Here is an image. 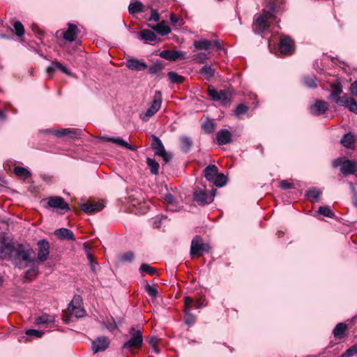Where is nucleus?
<instances>
[{"label":"nucleus","instance_id":"1","mask_svg":"<svg viewBox=\"0 0 357 357\" xmlns=\"http://www.w3.org/2000/svg\"><path fill=\"white\" fill-rule=\"evenodd\" d=\"M33 254V250L28 245L17 244L13 251L11 260L16 266L22 268L31 261V257Z\"/></svg>","mask_w":357,"mask_h":357},{"label":"nucleus","instance_id":"2","mask_svg":"<svg viewBox=\"0 0 357 357\" xmlns=\"http://www.w3.org/2000/svg\"><path fill=\"white\" fill-rule=\"evenodd\" d=\"M274 6L271 5L269 10H264L261 15L256 17L254 23V29L258 33L263 32L267 27L268 20L274 17Z\"/></svg>","mask_w":357,"mask_h":357},{"label":"nucleus","instance_id":"3","mask_svg":"<svg viewBox=\"0 0 357 357\" xmlns=\"http://www.w3.org/2000/svg\"><path fill=\"white\" fill-rule=\"evenodd\" d=\"M211 247L208 243L203 242L202 238L196 236L191 242L190 255L192 257H201L204 253L209 252Z\"/></svg>","mask_w":357,"mask_h":357},{"label":"nucleus","instance_id":"4","mask_svg":"<svg viewBox=\"0 0 357 357\" xmlns=\"http://www.w3.org/2000/svg\"><path fill=\"white\" fill-rule=\"evenodd\" d=\"M162 104L161 92L157 91L153 96L152 104L146 110V113L141 116L144 121H147L150 117L153 116L160 108Z\"/></svg>","mask_w":357,"mask_h":357},{"label":"nucleus","instance_id":"5","mask_svg":"<svg viewBox=\"0 0 357 357\" xmlns=\"http://www.w3.org/2000/svg\"><path fill=\"white\" fill-rule=\"evenodd\" d=\"M130 334L131 335L130 339L123 344V347L130 351L132 349L139 348L143 342L142 332L139 330L132 328L130 331Z\"/></svg>","mask_w":357,"mask_h":357},{"label":"nucleus","instance_id":"6","mask_svg":"<svg viewBox=\"0 0 357 357\" xmlns=\"http://www.w3.org/2000/svg\"><path fill=\"white\" fill-rule=\"evenodd\" d=\"M15 245L11 240L6 237H2L0 240V258L1 259H10Z\"/></svg>","mask_w":357,"mask_h":357},{"label":"nucleus","instance_id":"7","mask_svg":"<svg viewBox=\"0 0 357 357\" xmlns=\"http://www.w3.org/2000/svg\"><path fill=\"white\" fill-rule=\"evenodd\" d=\"M208 94L212 100L220 101L222 105H227L230 102L231 93L229 91L220 90L217 91L212 86H209Z\"/></svg>","mask_w":357,"mask_h":357},{"label":"nucleus","instance_id":"8","mask_svg":"<svg viewBox=\"0 0 357 357\" xmlns=\"http://www.w3.org/2000/svg\"><path fill=\"white\" fill-rule=\"evenodd\" d=\"M152 147L155 151V154L161 156L165 162H169L172 156L165 149L160 139L155 135H152Z\"/></svg>","mask_w":357,"mask_h":357},{"label":"nucleus","instance_id":"9","mask_svg":"<svg viewBox=\"0 0 357 357\" xmlns=\"http://www.w3.org/2000/svg\"><path fill=\"white\" fill-rule=\"evenodd\" d=\"M335 102L341 106L347 107L350 112L357 114V102L353 98L344 95L338 97Z\"/></svg>","mask_w":357,"mask_h":357},{"label":"nucleus","instance_id":"10","mask_svg":"<svg viewBox=\"0 0 357 357\" xmlns=\"http://www.w3.org/2000/svg\"><path fill=\"white\" fill-rule=\"evenodd\" d=\"M279 50L282 54H291L294 51L293 40L289 36L282 37L279 45Z\"/></svg>","mask_w":357,"mask_h":357},{"label":"nucleus","instance_id":"11","mask_svg":"<svg viewBox=\"0 0 357 357\" xmlns=\"http://www.w3.org/2000/svg\"><path fill=\"white\" fill-rule=\"evenodd\" d=\"M215 194L209 192L205 190H197L194 192V199L203 204L211 203L213 200Z\"/></svg>","mask_w":357,"mask_h":357},{"label":"nucleus","instance_id":"12","mask_svg":"<svg viewBox=\"0 0 357 357\" xmlns=\"http://www.w3.org/2000/svg\"><path fill=\"white\" fill-rule=\"evenodd\" d=\"M194 47L197 50H208L210 48H211L212 47H216L217 49H218V50L221 49V45L218 40H208L206 39H201L199 40H195L194 42Z\"/></svg>","mask_w":357,"mask_h":357},{"label":"nucleus","instance_id":"13","mask_svg":"<svg viewBox=\"0 0 357 357\" xmlns=\"http://www.w3.org/2000/svg\"><path fill=\"white\" fill-rule=\"evenodd\" d=\"M159 55L166 60L172 61H175L178 59H185L186 58L185 52L169 50L162 51Z\"/></svg>","mask_w":357,"mask_h":357},{"label":"nucleus","instance_id":"14","mask_svg":"<svg viewBox=\"0 0 357 357\" xmlns=\"http://www.w3.org/2000/svg\"><path fill=\"white\" fill-rule=\"evenodd\" d=\"M38 259L40 261H45L47 260L50 253L49 243L45 240H40L38 241Z\"/></svg>","mask_w":357,"mask_h":357},{"label":"nucleus","instance_id":"15","mask_svg":"<svg viewBox=\"0 0 357 357\" xmlns=\"http://www.w3.org/2000/svg\"><path fill=\"white\" fill-rule=\"evenodd\" d=\"M126 66L131 70L142 71L147 68V65L142 61L130 58L126 60Z\"/></svg>","mask_w":357,"mask_h":357},{"label":"nucleus","instance_id":"16","mask_svg":"<svg viewBox=\"0 0 357 357\" xmlns=\"http://www.w3.org/2000/svg\"><path fill=\"white\" fill-rule=\"evenodd\" d=\"M79 298L75 297L72 302L69 304L68 310L69 311L70 316L76 318L83 317L86 314V311L81 306H75L74 303L78 301Z\"/></svg>","mask_w":357,"mask_h":357},{"label":"nucleus","instance_id":"17","mask_svg":"<svg viewBox=\"0 0 357 357\" xmlns=\"http://www.w3.org/2000/svg\"><path fill=\"white\" fill-rule=\"evenodd\" d=\"M48 205L51 208L68 210V204L61 197H52L48 199Z\"/></svg>","mask_w":357,"mask_h":357},{"label":"nucleus","instance_id":"18","mask_svg":"<svg viewBox=\"0 0 357 357\" xmlns=\"http://www.w3.org/2000/svg\"><path fill=\"white\" fill-rule=\"evenodd\" d=\"M104 205L100 202H87L80 205V208L86 213H93L101 211Z\"/></svg>","mask_w":357,"mask_h":357},{"label":"nucleus","instance_id":"19","mask_svg":"<svg viewBox=\"0 0 357 357\" xmlns=\"http://www.w3.org/2000/svg\"><path fill=\"white\" fill-rule=\"evenodd\" d=\"M109 346V340L106 337H98L93 342L92 348L95 353L104 351Z\"/></svg>","mask_w":357,"mask_h":357},{"label":"nucleus","instance_id":"20","mask_svg":"<svg viewBox=\"0 0 357 357\" xmlns=\"http://www.w3.org/2000/svg\"><path fill=\"white\" fill-rule=\"evenodd\" d=\"M81 130L75 128H63L54 131L53 133L57 137L69 135L71 138H76L80 135Z\"/></svg>","mask_w":357,"mask_h":357},{"label":"nucleus","instance_id":"21","mask_svg":"<svg viewBox=\"0 0 357 357\" xmlns=\"http://www.w3.org/2000/svg\"><path fill=\"white\" fill-rule=\"evenodd\" d=\"M77 33V26L75 24H69L67 30L63 34V37L65 40L73 42L75 40Z\"/></svg>","mask_w":357,"mask_h":357},{"label":"nucleus","instance_id":"22","mask_svg":"<svg viewBox=\"0 0 357 357\" xmlns=\"http://www.w3.org/2000/svg\"><path fill=\"white\" fill-rule=\"evenodd\" d=\"M54 234L61 240H75V237L73 231L66 228H61L56 229L54 231Z\"/></svg>","mask_w":357,"mask_h":357},{"label":"nucleus","instance_id":"23","mask_svg":"<svg viewBox=\"0 0 357 357\" xmlns=\"http://www.w3.org/2000/svg\"><path fill=\"white\" fill-rule=\"evenodd\" d=\"M357 171V165L356 162L349 160H344L341 167V172L344 174H351Z\"/></svg>","mask_w":357,"mask_h":357},{"label":"nucleus","instance_id":"24","mask_svg":"<svg viewBox=\"0 0 357 357\" xmlns=\"http://www.w3.org/2000/svg\"><path fill=\"white\" fill-rule=\"evenodd\" d=\"M231 133L227 129L221 130L217 133V141L220 145L229 143L231 142Z\"/></svg>","mask_w":357,"mask_h":357},{"label":"nucleus","instance_id":"25","mask_svg":"<svg viewBox=\"0 0 357 357\" xmlns=\"http://www.w3.org/2000/svg\"><path fill=\"white\" fill-rule=\"evenodd\" d=\"M311 112L315 115L323 114L327 110V104L322 100H318L310 108Z\"/></svg>","mask_w":357,"mask_h":357},{"label":"nucleus","instance_id":"26","mask_svg":"<svg viewBox=\"0 0 357 357\" xmlns=\"http://www.w3.org/2000/svg\"><path fill=\"white\" fill-rule=\"evenodd\" d=\"M218 172V167L215 165H208L204 169V175L208 181H212L214 180L215 176L217 175Z\"/></svg>","mask_w":357,"mask_h":357},{"label":"nucleus","instance_id":"27","mask_svg":"<svg viewBox=\"0 0 357 357\" xmlns=\"http://www.w3.org/2000/svg\"><path fill=\"white\" fill-rule=\"evenodd\" d=\"M55 318L54 315L43 314L36 318L35 322L36 324H47L54 322Z\"/></svg>","mask_w":357,"mask_h":357},{"label":"nucleus","instance_id":"28","mask_svg":"<svg viewBox=\"0 0 357 357\" xmlns=\"http://www.w3.org/2000/svg\"><path fill=\"white\" fill-rule=\"evenodd\" d=\"M341 144L347 149L354 147V137L351 133L345 134L341 139Z\"/></svg>","mask_w":357,"mask_h":357},{"label":"nucleus","instance_id":"29","mask_svg":"<svg viewBox=\"0 0 357 357\" xmlns=\"http://www.w3.org/2000/svg\"><path fill=\"white\" fill-rule=\"evenodd\" d=\"M152 29L162 36H165L171 31L170 28L164 22L152 26Z\"/></svg>","mask_w":357,"mask_h":357},{"label":"nucleus","instance_id":"30","mask_svg":"<svg viewBox=\"0 0 357 357\" xmlns=\"http://www.w3.org/2000/svg\"><path fill=\"white\" fill-rule=\"evenodd\" d=\"M107 140L109 141V142H114L119 146H121L123 147H125L128 149H130V150H132V151H135V147H133L132 146L130 145L128 142H126L125 140H123V139L120 138V137H107Z\"/></svg>","mask_w":357,"mask_h":357},{"label":"nucleus","instance_id":"31","mask_svg":"<svg viewBox=\"0 0 357 357\" xmlns=\"http://www.w3.org/2000/svg\"><path fill=\"white\" fill-rule=\"evenodd\" d=\"M347 328V326L344 323H340L337 324L333 330L334 336L337 338H342Z\"/></svg>","mask_w":357,"mask_h":357},{"label":"nucleus","instance_id":"32","mask_svg":"<svg viewBox=\"0 0 357 357\" xmlns=\"http://www.w3.org/2000/svg\"><path fill=\"white\" fill-rule=\"evenodd\" d=\"M143 4L139 1H135L129 5L128 10L132 15L142 12Z\"/></svg>","mask_w":357,"mask_h":357},{"label":"nucleus","instance_id":"33","mask_svg":"<svg viewBox=\"0 0 357 357\" xmlns=\"http://www.w3.org/2000/svg\"><path fill=\"white\" fill-rule=\"evenodd\" d=\"M332 93L331 94V98H335V100L339 96V95L342 92V88L340 83H333L331 84Z\"/></svg>","mask_w":357,"mask_h":357},{"label":"nucleus","instance_id":"34","mask_svg":"<svg viewBox=\"0 0 357 357\" xmlns=\"http://www.w3.org/2000/svg\"><path fill=\"white\" fill-rule=\"evenodd\" d=\"M142 39L145 40L153 41L156 39L155 33L149 29H144L140 32Z\"/></svg>","mask_w":357,"mask_h":357},{"label":"nucleus","instance_id":"35","mask_svg":"<svg viewBox=\"0 0 357 357\" xmlns=\"http://www.w3.org/2000/svg\"><path fill=\"white\" fill-rule=\"evenodd\" d=\"M181 149L184 152H188L192 145V142L190 138L188 137H181L180 138Z\"/></svg>","mask_w":357,"mask_h":357},{"label":"nucleus","instance_id":"36","mask_svg":"<svg viewBox=\"0 0 357 357\" xmlns=\"http://www.w3.org/2000/svg\"><path fill=\"white\" fill-rule=\"evenodd\" d=\"M14 173L23 178H26L31 176V172L24 167H15L14 168Z\"/></svg>","mask_w":357,"mask_h":357},{"label":"nucleus","instance_id":"37","mask_svg":"<svg viewBox=\"0 0 357 357\" xmlns=\"http://www.w3.org/2000/svg\"><path fill=\"white\" fill-rule=\"evenodd\" d=\"M199 73L204 75L207 79H209L214 76L215 70L211 66H204L199 70Z\"/></svg>","mask_w":357,"mask_h":357},{"label":"nucleus","instance_id":"38","mask_svg":"<svg viewBox=\"0 0 357 357\" xmlns=\"http://www.w3.org/2000/svg\"><path fill=\"white\" fill-rule=\"evenodd\" d=\"M211 182L218 187H222L227 183V178L223 174H217L214 180Z\"/></svg>","mask_w":357,"mask_h":357},{"label":"nucleus","instance_id":"39","mask_svg":"<svg viewBox=\"0 0 357 357\" xmlns=\"http://www.w3.org/2000/svg\"><path fill=\"white\" fill-rule=\"evenodd\" d=\"M168 78L174 84H180L184 81V77L176 73L169 72L167 74Z\"/></svg>","mask_w":357,"mask_h":357},{"label":"nucleus","instance_id":"40","mask_svg":"<svg viewBox=\"0 0 357 357\" xmlns=\"http://www.w3.org/2000/svg\"><path fill=\"white\" fill-rule=\"evenodd\" d=\"M148 166L152 174L156 175L158 174L159 164L153 159L148 158L146 160Z\"/></svg>","mask_w":357,"mask_h":357},{"label":"nucleus","instance_id":"41","mask_svg":"<svg viewBox=\"0 0 357 357\" xmlns=\"http://www.w3.org/2000/svg\"><path fill=\"white\" fill-rule=\"evenodd\" d=\"M139 270L142 272H145L151 275H156L158 273V271L156 268L151 266L148 264H142L140 266Z\"/></svg>","mask_w":357,"mask_h":357},{"label":"nucleus","instance_id":"42","mask_svg":"<svg viewBox=\"0 0 357 357\" xmlns=\"http://www.w3.org/2000/svg\"><path fill=\"white\" fill-rule=\"evenodd\" d=\"M321 194V192L319 190L314 188L308 190L306 193V196L308 199L313 202L314 199H318Z\"/></svg>","mask_w":357,"mask_h":357},{"label":"nucleus","instance_id":"43","mask_svg":"<svg viewBox=\"0 0 357 357\" xmlns=\"http://www.w3.org/2000/svg\"><path fill=\"white\" fill-rule=\"evenodd\" d=\"M319 214H321L326 217L334 218L335 214L331 210L328 206H320L318 211Z\"/></svg>","mask_w":357,"mask_h":357},{"label":"nucleus","instance_id":"44","mask_svg":"<svg viewBox=\"0 0 357 357\" xmlns=\"http://www.w3.org/2000/svg\"><path fill=\"white\" fill-rule=\"evenodd\" d=\"M215 123L212 120H208L202 125L203 129L206 132L211 133L215 130Z\"/></svg>","mask_w":357,"mask_h":357},{"label":"nucleus","instance_id":"45","mask_svg":"<svg viewBox=\"0 0 357 357\" xmlns=\"http://www.w3.org/2000/svg\"><path fill=\"white\" fill-rule=\"evenodd\" d=\"M135 256L131 252H126L119 257V260L123 263L130 262L133 260Z\"/></svg>","mask_w":357,"mask_h":357},{"label":"nucleus","instance_id":"46","mask_svg":"<svg viewBox=\"0 0 357 357\" xmlns=\"http://www.w3.org/2000/svg\"><path fill=\"white\" fill-rule=\"evenodd\" d=\"M357 354V344H354L344 352L341 357H351Z\"/></svg>","mask_w":357,"mask_h":357},{"label":"nucleus","instance_id":"47","mask_svg":"<svg viewBox=\"0 0 357 357\" xmlns=\"http://www.w3.org/2000/svg\"><path fill=\"white\" fill-rule=\"evenodd\" d=\"M13 26H14L15 34L17 36H21L24 34V29L22 24L20 22H19V21L15 22L14 23Z\"/></svg>","mask_w":357,"mask_h":357},{"label":"nucleus","instance_id":"48","mask_svg":"<svg viewBox=\"0 0 357 357\" xmlns=\"http://www.w3.org/2000/svg\"><path fill=\"white\" fill-rule=\"evenodd\" d=\"M248 110V108L247 106H245L243 104L239 105H238V107H236V109L235 110V115L237 117H240L241 116L246 114Z\"/></svg>","mask_w":357,"mask_h":357},{"label":"nucleus","instance_id":"49","mask_svg":"<svg viewBox=\"0 0 357 357\" xmlns=\"http://www.w3.org/2000/svg\"><path fill=\"white\" fill-rule=\"evenodd\" d=\"M194 60L198 63H204L207 59V54L204 52H199L194 54Z\"/></svg>","mask_w":357,"mask_h":357},{"label":"nucleus","instance_id":"50","mask_svg":"<svg viewBox=\"0 0 357 357\" xmlns=\"http://www.w3.org/2000/svg\"><path fill=\"white\" fill-rule=\"evenodd\" d=\"M190 310H185V323L187 324H192L195 321V317L190 312Z\"/></svg>","mask_w":357,"mask_h":357},{"label":"nucleus","instance_id":"51","mask_svg":"<svg viewBox=\"0 0 357 357\" xmlns=\"http://www.w3.org/2000/svg\"><path fill=\"white\" fill-rule=\"evenodd\" d=\"M163 68V66L161 63H154L153 65L149 67V72L152 74H156L160 72Z\"/></svg>","mask_w":357,"mask_h":357},{"label":"nucleus","instance_id":"52","mask_svg":"<svg viewBox=\"0 0 357 357\" xmlns=\"http://www.w3.org/2000/svg\"><path fill=\"white\" fill-rule=\"evenodd\" d=\"M146 291L149 294V296L155 298L158 296V290L154 287L149 284H147L145 287Z\"/></svg>","mask_w":357,"mask_h":357},{"label":"nucleus","instance_id":"53","mask_svg":"<svg viewBox=\"0 0 357 357\" xmlns=\"http://www.w3.org/2000/svg\"><path fill=\"white\" fill-rule=\"evenodd\" d=\"M54 65L56 67V69L61 70L63 73L67 75H72V73L70 72V70L59 62L54 61Z\"/></svg>","mask_w":357,"mask_h":357},{"label":"nucleus","instance_id":"54","mask_svg":"<svg viewBox=\"0 0 357 357\" xmlns=\"http://www.w3.org/2000/svg\"><path fill=\"white\" fill-rule=\"evenodd\" d=\"M38 273V268H33L29 270H28L26 272L25 277L29 280H32L33 278L36 276Z\"/></svg>","mask_w":357,"mask_h":357},{"label":"nucleus","instance_id":"55","mask_svg":"<svg viewBox=\"0 0 357 357\" xmlns=\"http://www.w3.org/2000/svg\"><path fill=\"white\" fill-rule=\"evenodd\" d=\"M304 84L310 88H314L317 86L315 80L312 77H305L303 79Z\"/></svg>","mask_w":357,"mask_h":357},{"label":"nucleus","instance_id":"56","mask_svg":"<svg viewBox=\"0 0 357 357\" xmlns=\"http://www.w3.org/2000/svg\"><path fill=\"white\" fill-rule=\"evenodd\" d=\"M170 20L173 24L178 26H181L183 24V20L180 17L174 14L171 15Z\"/></svg>","mask_w":357,"mask_h":357},{"label":"nucleus","instance_id":"57","mask_svg":"<svg viewBox=\"0 0 357 357\" xmlns=\"http://www.w3.org/2000/svg\"><path fill=\"white\" fill-rule=\"evenodd\" d=\"M26 334L27 335H33L37 337H40L44 334V333L35 329H29L26 331Z\"/></svg>","mask_w":357,"mask_h":357},{"label":"nucleus","instance_id":"58","mask_svg":"<svg viewBox=\"0 0 357 357\" xmlns=\"http://www.w3.org/2000/svg\"><path fill=\"white\" fill-rule=\"evenodd\" d=\"M280 187L284 190H288L294 188V184L288 181L282 180L280 182Z\"/></svg>","mask_w":357,"mask_h":357},{"label":"nucleus","instance_id":"59","mask_svg":"<svg viewBox=\"0 0 357 357\" xmlns=\"http://www.w3.org/2000/svg\"><path fill=\"white\" fill-rule=\"evenodd\" d=\"M56 67L54 65V61H53L50 66H48L46 69L47 73L49 75V77H52L54 75V72L56 70Z\"/></svg>","mask_w":357,"mask_h":357},{"label":"nucleus","instance_id":"60","mask_svg":"<svg viewBox=\"0 0 357 357\" xmlns=\"http://www.w3.org/2000/svg\"><path fill=\"white\" fill-rule=\"evenodd\" d=\"M350 188H351V193H352V199H353L354 204L356 206H357V190H356L355 186L354 185V184H352V183H350Z\"/></svg>","mask_w":357,"mask_h":357},{"label":"nucleus","instance_id":"61","mask_svg":"<svg viewBox=\"0 0 357 357\" xmlns=\"http://www.w3.org/2000/svg\"><path fill=\"white\" fill-rule=\"evenodd\" d=\"M158 342V339L155 337H151L149 340L150 344L153 347V349H154V351L156 353L159 352V350L157 347Z\"/></svg>","mask_w":357,"mask_h":357},{"label":"nucleus","instance_id":"62","mask_svg":"<svg viewBox=\"0 0 357 357\" xmlns=\"http://www.w3.org/2000/svg\"><path fill=\"white\" fill-rule=\"evenodd\" d=\"M106 327L109 331H113L117 328V324L115 322V321L112 319L111 321H107V323L106 324Z\"/></svg>","mask_w":357,"mask_h":357},{"label":"nucleus","instance_id":"63","mask_svg":"<svg viewBox=\"0 0 357 357\" xmlns=\"http://www.w3.org/2000/svg\"><path fill=\"white\" fill-rule=\"evenodd\" d=\"M160 20L159 14L155 10H151V15L149 21L158 22Z\"/></svg>","mask_w":357,"mask_h":357},{"label":"nucleus","instance_id":"64","mask_svg":"<svg viewBox=\"0 0 357 357\" xmlns=\"http://www.w3.org/2000/svg\"><path fill=\"white\" fill-rule=\"evenodd\" d=\"M84 250H85V252H86V257H87V259L89 261V263L92 262V261H94V258H93V255L89 251V248L86 245H84Z\"/></svg>","mask_w":357,"mask_h":357}]
</instances>
